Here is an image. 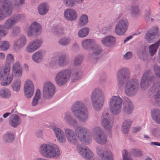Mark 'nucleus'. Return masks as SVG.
Wrapping results in <instances>:
<instances>
[{"label": "nucleus", "mask_w": 160, "mask_h": 160, "mask_svg": "<svg viewBox=\"0 0 160 160\" xmlns=\"http://www.w3.org/2000/svg\"><path fill=\"white\" fill-rule=\"evenodd\" d=\"M129 70L127 68L123 67L118 71L116 78L118 85L122 84V79L125 80L124 92L128 96H132L137 92L139 86V82L135 78L129 79Z\"/></svg>", "instance_id": "1"}, {"label": "nucleus", "mask_w": 160, "mask_h": 160, "mask_svg": "<svg viewBox=\"0 0 160 160\" xmlns=\"http://www.w3.org/2000/svg\"><path fill=\"white\" fill-rule=\"evenodd\" d=\"M75 132L68 128H64L65 135L68 142L71 144L76 145L78 142L77 138L82 142L86 144H89L92 138L89 136H86L88 130L85 127L79 126L76 127Z\"/></svg>", "instance_id": "2"}, {"label": "nucleus", "mask_w": 160, "mask_h": 160, "mask_svg": "<svg viewBox=\"0 0 160 160\" xmlns=\"http://www.w3.org/2000/svg\"><path fill=\"white\" fill-rule=\"evenodd\" d=\"M39 153L47 158H57L61 155V151L58 146L53 143H42L38 148Z\"/></svg>", "instance_id": "3"}, {"label": "nucleus", "mask_w": 160, "mask_h": 160, "mask_svg": "<svg viewBox=\"0 0 160 160\" xmlns=\"http://www.w3.org/2000/svg\"><path fill=\"white\" fill-rule=\"evenodd\" d=\"M80 72L76 70L72 72L71 70L66 69L58 72L56 75L55 82L58 86H62L65 84L71 78L73 82L78 80L80 77Z\"/></svg>", "instance_id": "4"}, {"label": "nucleus", "mask_w": 160, "mask_h": 160, "mask_svg": "<svg viewBox=\"0 0 160 160\" xmlns=\"http://www.w3.org/2000/svg\"><path fill=\"white\" fill-rule=\"evenodd\" d=\"M71 111L76 118L80 121L85 122L88 118V109L82 101H78L74 102L71 107Z\"/></svg>", "instance_id": "5"}, {"label": "nucleus", "mask_w": 160, "mask_h": 160, "mask_svg": "<svg viewBox=\"0 0 160 160\" xmlns=\"http://www.w3.org/2000/svg\"><path fill=\"white\" fill-rule=\"evenodd\" d=\"M90 98L94 109L97 111L101 110L104 100V96L102 89L99 88L94 89L91 93Z\"/></svg>", "instance_id": "6"}, {"label": "nucleus", "mask_w": 160, "mask_h": 160, "mask_svg": "<svg viewBox=\"0 0 160 160\" xmlns=\"http://www.w3.org/2000/svg\"><path fill=\"white\" fill-rule=\"evenodd\" d=\"M11 66L9 65L3 66L0 70V82L3 86L9 85L13 78L12 73H10Z\"/></svg>", "instance_id": "7"}, {"label": "nucleus", "mask_w": 160, "mask_h": 160, "mask_svg": "<svg viewBox=\"0 0 160 160\" xmlns=\"http://www.w3.org/2000/svg\"><path fill=\"white\" fill-rule=\"evenodd\" d=\"M123 100L119 95H113L110 98L109 102L110 111L113 115L119 114L122 110Z\"/></svg>", "instance_id": "8"}, {"label": "nucleus", "mask_w": 160, "mask_h": 160, "mask_svg": "<svg viewBox=\"0 0 160 160\" xmlns=\"http://www.w3.org/2000/svg\"><path fill=\"white\" fill-rule=\"evenodd\" d=\"M13 5L9 0L2 1L0 5V20L10 16L12 12Z\"/></svg>", "instance_id": "9"}, {"label": "nucleus", "mask_w": 160, "mask_h": 160, "mask_svg": "<svg viewBox=\"0 0 160 160\" xmlns=\"http://www.w3.org/2000/svg\"><path fill=\"white\" fill-rule=\"evenodd\" d=\"M92 132L93 138L97 143L102 145L107 143V136L101 127L98 126L94 127L92 130Z\"/></svg>", "instance_id": "10"}, {"label": "nucleus", "mask_w": 160, "mask_h": 160, "mask_svg": "<svg viewBox=\"0 0 160 160\" xmlns=\"http://www.w3.org/2000/svg\"><path fill=\"white\" fill-rule=\"evenodd\" d=\"M42 28L40 23L36 21L32 22L29 27V29L26 31L27 36L29 37H37L41 35Z\"/></svg>", "instance_id": "11"}, {"label": "nucleus", "mask_w": 160, "mask_h": 160, "mask_svg": "<svg viewBox=\"0 0 160 160\" xmlns=\"http://www.w3.org/2000/svg\"><path fill=\"white\" fill-rule=\"evenodd\" d=\"M56 91L55 86L53 83L50 81L45 82L43 86L42 91L43 97L46 99L52 98Z\"/></svg>", "instance_id": "12"}, {"label": "nucleus", "mask_w": 160, "mask_h": 160, "mask_svg": "<svg viewBox=\"0 0 160 160\" xmlns=\"http://www.w3.org/2000/svg\"><path fill=\"white\" fill-rule=\"evenodd\" d=\"M155 79L154 76H152V73L150 70L146 71L143 74L140 83L142 89L145 90L149 86L151 82Z\"/></svg>", "instance_id": "13"}, {"label": "nucleus", "mask_w": 160, "mask_h": 160, "mask_svg": "<svg viewBox=\"0 0 160 160\" xmlns=\"http://www.w3.org/2000/svg\"><path fill=\"white\" fill-rule=\"evenodd\" d=\"M96 153L102 160H114L112 152L108 148L98 147L96 148Z\"/></svg>", "instance_id": "14"}, {"label": "nucleus", "mask_w": 160, "mask_h": 160, "mask_svg": "<svg viewBox=\"0 0 160 160\" xmlns=\"http://www.w3.org/2000/svg\"><path fill=\"white\" fill-rule=\"evenodd\" d=\"M113 119L107 112L105 111L102 113L101 123L104 129L110 130L113 125Z\"/></svg>", "instance_id": "15"}, {"label": "nucleus", "mask_w": 160, "mask_h": 160, "mask_svg": "<svg viewBox=\"0 0 160 160\" xmlns=\"http://www.w3.org/2000/svg\"><path fill=\"white\" fill-rule=\"evenodd\" d=\"M128 26V22L126 19L123 18L120 19L116 23L115 31L116 33L118 35H123L127 30Z\"/></svg>", "instance_id": "16"}, {"label": "nucleus", "mask_w": 160, "mask_h": 160, "mask_svg": "<svg viewBox=\"0 0 160 160\" xmlns=\"http://www.w3.org/2000/svg\"><path fill=\"white\" fill-rule=\"evenodd\" d=\"M77 150L79 154L86 160H93L94 155L93 152L88 147L78 146Z\"/></svg>", "instance_id": "17"}, {"label": "nucleus", "mask_w": 160, "mask_h": 160, "mask_svg": "<svg viewBox=\"0 0 160 160\" xmlns=\"http://www.w3.org/2000/svg\"><path fill=\"white\" fill-rule=\"evenodd\" d=\"M34 91V86L32 81L29 79L25 82L24 91V95L27 98H31L33 96Z\"/></svg>", "instance_id": "18"}, {"label": "nucleus", "mask_w": 160, "mask_h": 160, "mask_svg": "<svg viewBox=\"0 0 160 160\" xmlns=\"http://www.w3.org/2000/svg\"><path fill=\"white\" fill-rule=\"evenodd\" d=\"M149 96L153 97L156 101L160 99V82H154L153 85L148 91Z\"/></svg>", "instance_id": "19"}, {"label": "nucleus", "mask_w": 160, "mask_h": 160, "mask_svg": "<svg viewBox=\"0 0 160 160\" xmlns=\"http://www.w3.org/2000/svg\"><path fill=\"white\" fill-rule=\"evenodd\" d=\"M42 43V40L36 39L30 41L27 45L26 50L28 53L32 52L38 49Z\"/></svg>", "instance_id": "20"}, {"label": "nucleus", "mask_w": 160, "mask_h": 160, "mask_svg": "<svg viewBox=\"0 0 160 160\" xmlns=\"http://www.w3.org/2000/svg\"><path fill=\"white\" fill-rule=\"evenodd\" d=\"M63 17L67 21H74L77 19L78 14L75 9L72 8H68L64 11Z\"/></svg>", "instance_id": "21"}, {"label": "nucleus", "mask_w": 160, "mask_h": 160, "mask_svg": "<svg viewBox=\"0 0 160 160\" xmlns=\"http://www.w3.org/2000/svg\"><path fill=\"white\" fill-rule=\"evenodd\" d=\"M158 28L155 27L149 30L146 34L145 39L149 43H152L154 39L158 36Z\"/></svg>", "instance_id": "22"}, {"label": "nucleus", "mask_w": 160, "mask_h": 160, "mask_svg": "<svg viewBox=\"0 0 160 160\" xmlns=\"http://www.w3.org/2000/svg\"><path fill=\"white\" fill-rule=\"evenodd\" d=\"M52 130L58 142L61 143H63L66 142V139L65 133L61 128L54 127L52 128Z\"/></svg>", "instance_id": "23"}, {"label": "nucleus", "mask_w": 160, "mask_h": 160, "mask_svg": "<svg viewBox=\"0 0 160 160\" xmlns=\"http://www.w3.org/2000/svg\"><path fill=\"white\" fill-rule=\"evenodd\" d=\"M101 42L105 47L111 48L115 45L116 38L110 35L104 36L101 39Z\"/></svg>", "instance_id": "24"}, {"label": "nucleus", "mask_w": 160, "mask_h": 160, "mask_svg": "<svg viewBox=\"0 0 160 160\" xmlns=\"http://www.w3.org/2000/svg\"><path fill=\"white\" fill-rule=\"evenodd\" d=\"M124 106L123 111L124 113L129 115L133 111L134 107L131 100L128 98H124Z\"/></svg>", "instance_id": "25"}, {"label": "nucleus", "mask_w": 160, "mask_h": 160, "mask_svg": "<svg viewBox=\"0 0 160 160\" xmlns=\"http://www.w3.org/2000/svg\"><path fill=\"white\" fill-rule=\"evenodd\" d=\"M63 121L70 125L74 126L77 123V121L74 118L70 112L65 113L63 117Z\"/></svg>", "instance_id": "26"}, {"label": "nucleus", "mask_w": 160, "mask_h": 160, "mask_svg": "<svg viewBox=\"0 0 160 160\" xmlns=\"http://www.w3.org/2000/svg\"><path fill=\"white\" fill-rule=\"evenodd\" d=\"M20 117L16 114L12 115L9 118V124L12 127L16 128L21 123Z\"/></svg>", "instance_id": "27"}, {"label": "nucleus", "mask_w": 160, "mask_h": 160, "mask_svg": "<svg viewBox=\"0 0 160 160\" xmlns=\"http://www.w3.org/2000/svg\"><path fill=\"white\" fill-rule=\"evenodd\" d=\"M12 70L15 76L18 77H21L22 75V70L20 62L16 61L13 65Z\"/></svg>", "instance_id": "28"}, {"label": "nucleus", "mask_w": 160, "mask_h": 160, "mask_svg": "<svg viewBox=\"0 0 160 160\" xmlns=\"http://www.w3.org/2000/svg\"><path fill=\"white\" fill-rule=\"evenodd\" d=\"M26 39L24 36H22L13 44V48L16 50L22 48L26 43Z\"/></svg>", "instance_id": "29"}, {"label": "nucleus", "mask_w": 160, "mask_h": 160, "mask_svg": "<svg viewBox=\"0 0 160 160\" xmlns=\"http://www.w3.org/2000/svg\"><path fill=\"white\" fill-rule=\"evenodd\" d=\"M45 55V52L42 50H40L33 54L32 58L36 62L39 63L42 61Z\"/></svg>", "instance_id": "30"}, {"label": "nucleus", "mask_w": 160, "mask_h": 160, "mask_svg": "<svg viewBox=\"0 0 160 160\" xmlns=\"http://www.w3.org/2000/svg\"><path fill=\"white\" fill-rule=\"evenodd\" d=\"M160 44V40H159L155 43L152 44L149 46L148 52L151 57H153L156 53Z\"/></svg>", "instance_id": "31"}, {"label": "nucleus", "mask_w": 160, "mask_h": 160, "mask_svg": "<svg viewBox=\"0 0 160 160\" xmlns=\"http://www.w3.org/2000/svg\"><path fill=\"white\" fill-rule=\"evenodd\" d=\"M49 6L46 3H42L38 7V10L39 14L41 15L45 14L49 11Z\"/></svg>", "instance_id": "32"}, {"label": "nucleus", "mask_w": 160, "mask_h": 160, "mask_svg": "<svg viewBox=\"0 0 160 160\" xmlns=\"http://www.w3.org/2000/svg\"><path fill=\"white\" fill-rule=\"evenodd\" d=\"M3 140L6 143H10L12 142L14 140L13 132L10 131L6 132L3 135Z\"/></svg>", "instance_id": "33"}, {"label": "nucleus", "mask_w": 160, "mask_h": 160, "mask_svg": "<svg viewBox=\"0 0 160 160\" xmlns=\"http://www.w3.org/2000/svg\"><path fill=\"white\" fill-rule=\"evenodd\" d=\"M95 43V41L94 40L91 39H84L81 42L83 48L86 50H88L91 46L94 45Z\"/></svg>", "instance_id": "34"}, {"label": "nucleus", "mask_w": 160, "mask_h": 160, "mask_svg": "<svg viewBox=\"0 0 160 160\" xmlns=\"http://www.w3.org/2000/svg\"><path fill=\"white\" fill-rule=\"evenodd\" d=\"M16 24V22L12 16L6 20L4 22V25H3L4 27V29H5V28L7 30H9Z\"/></svg>", "instance_id": "35"}, {"label": "nucleus", "mask_w": 160, "mask_h": 160, "mask_svg": "<svg viewBox=\"0 0 160 160\" xmlns=\"http://www.w3.org/2000/svg\"><path fill=\"white\" fill-rule=\"evenodd\" d=\"M69 62V59L65 55L60 56L58 60V64L60 67H65L68 64Z\"/></svg>", "instance_id": "36"}, {"label": "nucleus", "mask_w": 160, "mask_h": 160, "mask_svg": "<svg viewBox=\"0 0 160 160\" xmlns=\"http://www.w3.org/2000/svg\"><path fill=\"white\" fill-rule=\"evenodd\" d=\"M151 116L153 120L160 124V110L154 108L151 111Z\"/></svg>", "instance_id": "37"}, {"label": "nucleus", "mask_w": 160, "mask_h": 160, "mask_svg": "<svg viewBox=\"0 0 160 160\" xmlns=\"http://www.w3.org/2000/svg\"><path fill=\"white\" fill-rule=\"evenodd\" d=\"M41 97V92L40 89H36L34 97L32 102V105L33 106H36L38 104V101Z\"/></svg>", "instance_id": "38"}, {"label": "nucleus", "mask_w": 160, "mask_h": 160, "mask_svg": "<svg viewBox=\"0 0 160 160\" xmlns=\"http://www.w3.org/2000/svg\"><path fill=\"white\" fill-rule=\"evenodd\" d=\"M90 30V28L88 27L83 28L78 31V35L80 38H84L88 35Z\"/></svg>", "instance_id": "39"}, {"label": "nucleus", "mask_w": 160, "mask_h": 160, "mask_svg": "<svg viewBox=\"0 0 160 160\" xmlns=\"http://www.w3.org/2000/svg\"><path fill=\"white\" fill-rule=\"evenodd\" d=\"M88 16L85 14H82L79 17L78 19V24L83 26L86 25L88 22Z\"/></svg>", "instance_id": "40"}, {"label": "nucleus", "mask_w": 160, "mask_h": 160, "mask_svg": "<svg viewBox=\"0 0 160 160\" xmlns=\"http://www.w3.org/2000/svg\"><path fill=\"white\" fill-rule=\"evenodd\" d=\"M11 96L10 90L7 88H4L0 90V96L3 98H8Z\"/></svg>", "instance_id": "41"}, {"label": "nucleus", "mask_w": 160, "mask_h": 160, "mask_svg": "<svg viewBox=\"0 0 160 160\" xmlns=\"http://www.w3.org/2000/svg\"><path fill=\"white\" fill-rule=\"evenodd\" d=\"M21 82L20 79L14 80L12 84V90L15 92H18L21 88Z\"/></svg>", "instance_id": "42"}, {"label": "nucleus", "mask_w": 160, "mask_h": 160, "mask_svg": "<svg viewBox=\"0 0 160 160\" xmlns=\"http://www.w3.org/2000/svg\"><path fill=\"white\" fill-rule=\"evenodd\" d=\"M131 13L132 16L134 18L138 16L140 13V10L137 5H134L132 6Z\"/></svg>", "instance_id": "43"}, {"label": "nucleus", "mask_w": 160, "mask_h": 160, "mask_svg": "<svg viewBox=\"0 0 160 160\" xmlns=\"http://www.w3.org/2000/svg\"><path fill=\"white\" fill-rule=\"evenodd\" d=\"M71 40L69 37H65L60 39L58 41V43L62 46H65L70 44Z\"/></svg>", "instance_id": "44"}, {"label": "nucleus", "mask_w": 160, "mask_h": 160, "mask_svg": "<svg viewBox=\"0 0 160 160\" xmlns=\"http://www.w3.org/2000/svg\"><path fill=\"white\" fill-rule=\"evenodd\" d=\"M10 45L8 42L3 41L0 44V48L2 50L7 51L10 47Z\"/></svg>", "instance_id": "45"}, {"label": "nucleus", "mask_w": 160, "mask_h": 160, "mask_svg": "<svg viewBox=\"0 0 160 160\" xmlns=\"http://www.w3.org/2000/svg\"><path fill=\"white\" fill-rule=\"evenodd\" d=\"M83 56L82 55H78L75 58L74 64L75 66H78L80 65L83 60Z\"/></svg>", "instance_id": "46"}, {"label": "nucleus", "mask_w": 160, "mask_h": 160, "mask_svg": "<svg viewBox=\"0 0 160 160\" xmlns=\"http://www.w3.org/2000/svg\"><path fill=\"white\" fill-rule=\"evenodd\" d=\"M92 52L94 55H97L100 54L102 50L101 47L98 46H95L92 48Z\"/></svg>", "instance_id": "47"}, {"label": "nucleus", "mask_w": 160, "mask_h": 160, "mask_svg": "<svg viewBox=\"0 0 160 160\" xmlns=\"http://www.w3.org/2000/svg\"><path fill=\"white\" fill-rule=\"evenodd\" d=\"M12 16L16 21V24L19 22H22L25 20V17L23 14H18Z\"/></svg>", "instance_id": "48"}, {"label": "nucleus", "mask_w": 160, "mask_h": 160, "mask_svg": "<svg viewBox=\"0 0 160 160\" xmlns=\"http://www.w3.org/2000/svg\"><path fill=\"white\" fill-rule=\"evenodd\" d=\"M21 32V29L20 27L18 26H15L14 27L11 32V35L12 36H15Z\"/></svg>", "instance_id": "49"}, {"label": "nucleus", "mask_w": 160, "mask_h": 160, "mask_svg": "<svg viewBox=\"0 0 160 160\" xmlns=\"http://www.w3.org/2000/svg\"><path fill=\"white\" fill-rule=\"evenodd\" d=\"M14 61V58L12 55L11 54H9L7 55L6 57V62L7 63L4 65L8 64L10 66V64L13 62Z\"/></svg>", "instance_id": "50"}, {"label": "nucleus", "mask_w": 160, "mask_h": 160, "mask_svg": "<svg viewBox=\"0 0 160 160\" xmlns=\"http://www.w3.org/2000/svg\"><path fill=\"white\" fill-rule=\"evenodd\" d=\"M122 154L123 157L122 160H132L130 157V154L127 150H123Z\"/></svg>", "instance_id": "51"}, {"label": "nucleus", "mask_w": 160, "mask_h": 160, "mask_svg": "<svg viewBox=\"0 0 160 160\" xmlns=\"http://www.w3.org/2000/svg\"><path fill=\"white\" fill-rule=\"evenodd\" d=\"M63 4L68 7H72L75 4L74 0H62Z\"/></svg>", "instance_id": "52"}, {"label": "nucleus", "mask_w": 160, "mask_h": 160, "mask_svg": "<svg viewBox=\"0 0 160 160\" xmlns=\"http://www.w3.org/2000/svg\"><path fill=\"white\" fill-rule=\"evenodd\" d=\"M13 2L14 6L17 8H19L21 5L24 3L25 0H14Z\"/></svg>", "instance_id": "53"}, {"label": "nucleus", "mask_w": 160, "mask_h": 160, "mask_svg": "<svg viewBox=\"0 0 160 160\" xmlns=\"http://www.w3.org/2000/svg\"><path fill=\"white\" fill-rule=\"evenodd\" d=\"M131 123L132 122L130 119H126L123 122L122 126H124V127L130 128L131 126Z\"/></svg>", "instance_id": "54"}, {"label": "nucleus", "mask_w": 160, "mask_h": 160, "mask_svg": "<svg viewBox=\"0 0 160 160\" xmlns=\"http://www.w3.org/2000/svg\"><path fill=\"white\" fill-rule=\"evenodd\" d=\"M132 152L135 157L139 156L141 155V152L139 149H133L132 150Z\"/></svg>", "instance_id": "55"}, {"label": "nucleus", "mask_w": 160, "mask_h": 160, "mask_svg": "<svg viewBox=\"0 0 160 160\" xmlns=\"http://www.w3.org/2000/svg\"><path fill=\"white\" fill-rule=\"evenodd\" d=\"M154 70L156 76L160 78V67L155 66L154 67Z\"/></svg>", "instance_id": "56"}, {"label": "nucleus", "mask_w": 160, "mask_h": 160, "mask_svg": "<svg viewBox=\"0 0 160 160\" xmlns=\"http://www.w3.org/2000/svg\"><path fill=\"white\" fill-rule=\"evenodd\" d=\"M35 135L38 138H42L43 136V130H38L36 132Z\"/></svg>", "instance_id": "57"}, {"label": "nucleus", "mask_w": 160, "mask_h": 160, "mask_svg": "<svg viewBox=\"0 0 160 160\" xmlns=\"http://www.w3.org/2000/svg\"><path fill=\"white\" fill-rule=\"evenodd\" d=\"M141 58L143 60L146 61L149 59V56L146 52L144 51L142 53V55L141 56Z\"/></svg>", "instance_id": "58"}, {"label": "nucleus", "mask_w": 160, "mask_h": 160, "mask_svg": "<svg viewBox=\"0 0 160 160\" xmlns=\"http://www.w3.org/2000/svg\"><path fill=\"white\" fill-rule=\"evenodd\" d=\"M152 133L155 137H158L160 136V130L158 129L155 128L153 129Z\"/></svg>", "instance_id": "59"}, {"label": "nucleus", "mask_w": 160, "mask_h": 160, "mask_svg": "<svg viewBox=\"0 0 160 160\" xmlns=\"http://www.w3.org/2000/svg\"><path fill=\"white\" fill-rule=\"evenodd\" d=\"M132 56V53L130 52H128L123 55V58L126 60L130 59Z\"/></svg>", "instance_id": "60"}, {"label": "nucleus", "mask_w": 160, "mask_h": 160, "mask_svg": "<svg viewBox=\"0 0 160 160\" xmlns=\"http://www.w3.org/2000/svg\"><path fill=\"white\" fill-rule=\"evenodd\" d=\"M130 128L128 127H124V126H122L121 128V130L122 132L123 133L127 134L128 133Z\"/></svg>", "instance_id": "61"}, {"label": "nucleus", "mask_w": 160, "mask_h": 160, "mask_svg": "<svg viewBox=\"0 0 160 160\" xmlns=\"http://www.w3.org/2000/svg\"><path fill=\"white\" fill-rule=\"evenodd\" d=\"M106 79V77L104 75H101L100 77L99 81L102 83L105 82Z\"/></svg>", "instance_id": "62"}, {"label": "nucleus", "mask_w": 160, "mask_h": 160, "mask_svg": "<svg viewBox=\"0 0 160 160\" xmlns=\"http://www.w3.org/2000/svg\"><path fill=\"white\" fill-rule=\"evenodd\" d=\"M142 129V127L141 126H136L133 128V132H137L140 130Z\"/></svg>", "instance_id": "63"}, {"label": "nucleus", "mask_w": 160, "mask_h": 160, "mask_svg": "<svg viewBox=\"0 0 160 160\" xmlns=\"http://www.w3.org/2000/svg\"><path fill=\"white\" fill-rule=\"evenodd\" d=\"M150 144L151 146L153 145L160 146V143L158 142H151Z\"/></svg>", "instance_id": "64"}]
</instances>
